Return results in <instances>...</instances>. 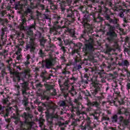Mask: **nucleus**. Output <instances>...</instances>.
Here are the masks:
<instances>
[{"instance_id":"nucleus-1","label":"nucleus","mask_w":130,"mask_h":130,"mask_svg":"<svg viewBox=\"0 0 130 130\" xmlns=\"http://www.w3.org/2000/svg\"><path fill=\"white\" fill-rule=\"evenodd\" d=\"M23 118H24V122H20V126L21 129L28 130L30 129L33 125V122H31L33 116L28 113H24L22 115Z\"/></svg>"},{"instance_id":"nucleus-2","label":"nucleus","mask_w":130,"mask_h":130,"mask_svg":"<svg viewBox=\"0 0 130 130\" xmlns=\"http://www.w3.org/2000/svg\"><path fill=\"white\" fill-rule=\"evenodd\" d=\"M118 114H124L128 119L130 118V113L128 112L127 109L124 108V107H122L121 108H118Z\"/></svg>"},{"instance_id":"nucleus-3","label":"nucleus","mask_w":130,"mask_h":130,"mask_svg":"<svg viewBox=\"0 0 130 130\" xmlns=\"http://www.w3.org/2000/svg\"><path fill=\"white\" fill-rule=\"evenodd\" d=\"M36 45V44L34 42V39H30L29 44L26 45V49H30V51H34Z\"/></svg>"},{"instance_id":"nucleus-4","label":"nucleus","mask_w":130,"mask_h":130,"mask_svg":"<svg viewBox=\"0 0 130 130\" xmlns=\"http://www.w3.org/2000/svg\"><path fill=\"white\" fill-rule=\"evenodd\" d=\"M29 90V87H28V83L25 82L21 84V91L22 92V95L25 96L27 95V90Z\"/></svg>"},{"instance_id":"nucleus-5","label":"nucleus","mask_w":130,"mask_h":130,"mask_svg":"<svg viewBox=\"0 0 130 130\" xmlns=\"http://www.w3.org/2000/svg\"><path fill=\"white\" fill-rule=\"evenodd\" d=\"M94 127H96V124H92V125H89L87 124V125H85L84 126H82L81 128L82 129L85 130H93Z\"/></svg>"},{"instance_id":"nucleus-6","label":"nucleus","mask_w":130,"mask_h":130,"mask_svg":"<svg viewBox=\"0 0 130 130\" xmlns=\"http://www.w3.org/2000/svg\"><path fill=\"white\" fill-rule=\"evenodd\" d=\"M64 86L67 87V90L69 91H74V86L73 84H69V81H67L64 83Z\"/></svg>"},{"instance_id":"nucleus-7","label":"nucleus","mask_w":130,"mask_h":130,"mask_svg":"<svg viewBox=\"0 0 130 130\" xmlns=\"http://www.w3.org/2000/svg\"><path fill=\"white\" fill-rule=\"evenodd\" d=\"M30 71L29 69H26L24 70V73H22V75H23V76H24V78L26 79H29L30 77Z\"/></svg>"},{"instance_id":"nucleus-8","label":"nucleus","mask_w":130,"mask_h":130,"mask_svg":"<svg viewBox=\"0 0 130 130\" xmlns=\"http://www.w3.org/2000/svg\"><path fill=\"white\" fill-rule=\"evenodd\" d=\"M42 66H52V60L51 59H46L45 61H43Z\"/></svg>"},{"instance_id":"nucleus-9","label":"nucleus","mask_w":130,"mask_h":130,"mask_svg":"<svg viewBox=\"0 0 130 130\" xmlns=\"http://www.w3.org/2000/svg\"><path fill=\"white\" fill-rule=\"evenodd\" d=\"M33 28H34V29L36 28L35 25H30V26L29 27V28H28L29 31H28L27 32V35H29V36H33V31H30V29H33Z\"/></svg>"},{"instance_id":"nucleus-10","label":"nucleus","mask_w":130,"mask_h":130,"mask_svg":"<svg viewBox=\"0 0 130 130\" xmlns=\"http://www.w3.org/2000/svg\"><path fill=\"white\" fill-rule=\"evenodd\" d=\"M85 48L86 50L87 49H92L93 48V42L89 43L88 44H86Z\"/></svg>"},{"instance_id":"nucleus-11","label":"nucleus","mask_w":130,"mask_h":130,"mask_svg":"<svg viewBox=\"0 0 130 130\" xmlns=\"http://www.w3.org/2000/svg\"><path fill=\"white\" fill-rule=\"evenodd\" d=\"M120 119L121 121H122V122H123V123L124 124V125H127V124H128V120L123 119V117H122V116L120 117Z\"/></svg>"},{"instance_id":"nucleus-12","label":"nucleus","mask_w":130,"mask_h":130,"mask_svg":"<svg viewBox=\"0 0 130 130\" xmlns=\"http://www.w3.org/2000/svg\"><path fill=\"white\" fill-rule=\"evenodd\" d=\"M15 8L18 10H21L23 8V5L20 4V3L18 2L15 4Z\"/></svg>"},{"instance_id":"nucleus-13","label":"nucleus","mask_w":130,"mask_h":130,"mask_svg":"<svg viewBox=\"0 0 130 130\" xmlns=\"http://www.w3.org/2000/svg\"><path fill=\"white\" fill-rule=\"evenodd\" d=\"M11 74H13V75L15 76V77L17 78V80L18 81V82H20V80L21 79H20V75L18 73H17V72H11Z\"/></svg>"},{"instance_id":"nucleus-14","label":"nucleus","mask_w":130,"mask_h":130,"mask_svg":"<svg viewBox=\"0 0 130 130\" xmlns=\"http://www.w3.org/2000/svg\"><path fill=\"white\" fill-rule=\"evenodd\" d=\"M91 106H95V107H99L100 106V103L97 102H93L90 104Z\"/></svg>"},{"instance_id":"nucleus-15","label":"nucleus","mask_w":130,"mask_h":130,"mask_svg":"<svg viewBox=\"0 0 130 130\" xmlns=\"http://www.w3.org/2000/svg\"><path fill=\"white\" fill-rule=\"evenodd\" d=\"M26 58H27V60L26 61L24 62V64H25V66H28V64H30V61H29V59L31 58L30 55H27L26 56Z\"/></svg>"},{"instance_id":"nucleus-16","label":"nucleus","mask_w":130,"mask_h":130,"mask_svg":"<svg viewBox=\"0 0 130 130\" xmlns=\"http://www.w3.org/2000/svg\"><path fill=\"white\" fill-rule=\"evenodd\" d=\"M111 121L112 122H116L117 121V115H114L111 118Z\"/></svg>"},{"instance_id":"nucleus-17","label":"nucleus","mask_w":130,"mask_h":130,"mask_svg":"<svg viewBox=\"0 0 130 130\" xmlns=\"http://www.w3.org/2000/svg\"><path fill=\"white\" fill-rule=\"evenodd\" d=\"M107 34L108 35H110V36H112V37H116V36H117L116 34L114 32L110 31L109 32H107Z\"/></svg>"},{"instance_id":"nucleus-18","label":"nucleus","mask_w":130,"mask_h":130,"mask_svg":"<svg viewBox=\"0 0 130 130\" xmlns=\"http://www.w3.org/2000/svg\"><path fill=\"white\" fill-rule=\"evenodd\" d=\"M45 87L48 91H49V90H51V89H53V85H49L48 84H46L45 85Z\"/></svg>"},{"instance_id":"nucleus-19","label":"nucleus","mask_w":130,"mask_h":130,"mask_svg":"<svg viewBox=\"0 0 130 130\" xmlns=\"http://www.w3.org/2000/svg\"><path fill=\"white\" fill-rule=\"evenodd\" d=\"M77 112H78V113H79V114H86V112L85 111L82 112L81 111H80V109H79V107H77Z\"/></svg>"},{"instance_id":"nucleus-20","label":"nucleus","mask_w":130,"mask_h":130,"mask_svg":"<svg viewBox=\"0 0 130 130\" xmlns=\"http://www.w3.org/2000/svg\"><path fill=\"white\" fill-rule=\"evenodd\" d=\"M84 78H85V79H86L87 80H85L83 79L82 82L83 83H85V84H88V74H85Z\"/></svg>"},{"instance_id":"nucleus-21","label":"nucleus","mask_w":130,"mask_h":130,"mask_svg":"<svg viewBox=\"0 0 130 130\" xmlns=\"http://www.w3.org/2000/svg\"><path fill=\"white\" fill-rule=\"evenodd\" d=\"M86 121L87 124L93 125V123H91V119L89 117H88L86 119Z\"/></svg>"},{"instance_id":"nucleus-22","label":"nucleus","mask_w":130,"mask_h":130,"mask_svg":"<svg viewBox=\"0 0 130 130\" xmlns=\"http://www.w3.org/2000/svg\"><path fill=\"white\" fill-rule=\"evenodd\" d=\"M28 99L25 98V99H24L23 104L24 105V106H27L28 105Z\"/></svg>"},{"instance_id":"nucleus-23","label":"nucleus","mask_w":130,"mask_h":130,"mask_svg":"<svg viewBox=\"0 0 130 130\" xmlns=\"http://www.w3.org/2000/svg\"><path fill=\"white\" fill-rule=\"evenodd\" d=\"M82 68L81 66H76L73 68V71H77V70H80Z\"/></svg>"},{"instance_id":"nucleus-24","label":"nucleus","mask_w":130,"mask_h":130,"mask_svg":"<svg viewBox=\"0 0 130 130\" xmlns=\"http://www.w3.org/2000/svg\"><path fill=\"white\" fill-rule=\"evenodd\" d=\"M110 23H113V24H117V19H114V20L110 19L109 20Z\"/></svg>"},{"instance_id":"nucleus-25","label":"nucleus","mask_w":130,"mask_h":130,"mask_svg":"<svg viewBox=\"0 0 130 130\" xmlns=\"http://www.w3.org/2000/svg\"><path fill=\"white\" fill-rule=\"evenodd\" d=\"M21 51H22V49H21V48H19L17 50V51L15 53V54H16V55H19L21 54Z\"/></svg>"},{"instance_id":"nucleus-26","label":"nucleus","mask_w":130,"mask_h":130,"mask_svg":"<svg viewBox=\"0 0 130 130\" xmlns=\"http://www.w3.org/2000/svg\"><path fill=\"white\" fill-rule=\"evenodd\" d=\"M6 62H7V63H8V64H9V66H13V64H12V63L13 62L12 59L7 60Z\"/></svg>"},{"instance_id":"nucleus-27","label":"nucleus","mask_w":130,"mask_h":130,"mask_svg":"<svg viewBox=\"0 0 130 130\" xmlns=\"http://www.w3.org/2000/svg\"><path fill=\"white\" fill-rule=\"evenodd\" d=\"M123 66H128L129 63L127 60H124L122 62Z\"/></svg>"},{"instance_id":"nucleus-28","label":"nucleus","mask_w":130,"mask_h":130,"mask_svg":"<svg viewBox=\"0 0 130 130\" xmlns=\"http://www.w3.org/2000/svg\"><path fill=\"white\" fill-rule=\"evenodd\" d=\"M16 59H17V60H21V59H22V54L17 55Z\"/></svg>"},{"instance_id":"nucleus-29","label":"nucleus","mask_w":130,"mask_h":130,"mask_svg":"<svg viewBox=\"0 0 130 130\" xmlns=\"http://www.w3.org/2000/svg\"><path fill=\"white\" fill-rule=\"evenodd\" d=\"M52 96H55L56 95V90L53 89V92L51 93Z\"/></svg>"},{"instance_id":"nucleus-30","label":"nucleus","mask_w":130,"mask_h":130,"mask_svg":"<svg viewBox=\"0 0 130 130\" xmlns=\"http://www.w3.org/2000/svg\"><path fill=\"white\" fill-rule=\"evenodd\" d=\"M22 24H21V29H24V26L23 25L26 23V20L25 19H22Z\"/></svg>"},{"instance_id":"nucleus-31","label":"nucleus","mask_w":130,"mask_h":130,"mask_svg":"<svg viewBox=\"0 0 130 130\" xmlns=\"http://www.w3.org/2000/svg\"><path fill=\"white\" fill-rule=\"evenodd\" d=\"M103 74H104V71L102 70L101 71H100L98 74L99 75V76H100L101 78H102L103 76H102V75H103Z\"/></svg>"},{"instance_id":"nucleus-32","label":"nucleus","mask_w":130,"mask_h":130,"mask_svg":"<svg viewBox=\"0 0 130 130\" xmlns=\"http://www.w3.org/2000/svg\"><path fill=\"white\" fill-rule=\"evenodd\" d=\"M70 80H71V81H73V82L72 83V85H73V84L74 83H75V82H76V80H77V78H76L73 77L72 78H71L70 79Z\"/></svg>"},{"instance_id":"nucleus-33","label":"nucleus","mask_w":130,"mask_h":130,"mask_svg":"<svg viewBox=\"0 0 130 130\" xmlns=\"http://www.w3.org/2000/svg\"><path fill=\"white\" fill-rule=\"evenodd\" d=\"M29 13H31V9L28 8L27 9H26V10L25 12V14H29Z\"/></svg>"},{"instance_id":"nucleus-34","label":"nucleus","mask_w":130,"mask_h":130,"mask_svg":"<svg viewBox=\"0 0 130 130\" xmlns=\"http://www.w3.org/2000/svg\"><path fill=\"white\" fill-rule=\"evenodd\" d=\"M3 103L4 104H8L9 103V101L8 99H5L3 100Z\"/></svg>"},{"instance_id":"nucleus-35","label":"nucleus","mask_w":130,"mask_h":130,"mask_svg":"<svg viewBox=\"0 0 130 130\" xmlns=\"http://www.w3.org/2000/svg\"><path fill=\"white\" fill-rule=\"evenodd\" d=\"M2 53L4 55H7L8 54V51L5 50L2 52Z\"/></svg>"},{"instance_id":"nucleus-36","label":"nucleus","mask_w":130,"mask_h":130,"mask_svg":"<svg viewBox=\"0 0 130 130\" xmlns=\"http://www.w3.org/2000/svg\"><path fill=\"white\" fill-rule=\"evenodd\" d=\"M60 106H66V102H62L60 105Z\"/></svg>"},{"instance_id":"nucleus-37","label":"nucleus","mask_w":130,"mask_h":130,"mask_svg":"<svg viewBox=\"0 0 130 130\" xmlns=\"http://www.w3.org/2000/svg\"><path fill=\"white\" fill-rule=\"evenodd\" d=\"M32 0H23V2L25 3V5L26 3H31Z\"/></svg>"},{"instance_id":"nucleus-38","label":"nucleus","mask_w":130,"mask_h":130,"mask_svg":"<svg viewBox=\"0 0 130 130\" xmlns=\"http://www.w3.org/2000/svg\"><path fill=\"white\" fill-rule=\"evenodd\" d=\"M104 120H109V117H103Z\"/></svg>"},{"instance_id":"nucleus-39","label":"nucleus","mask_w":130,"mask_h":130,"mask_svg":"<svg viewBox=\"0 0 130 130\" xmlns=\"http://www.w3.org/2000/svg\"><path fill=\"white\" fill-rule=\"evenodd\" d=\"M40 7L41 10H44V5H40Z\"/></svg>"},{"instance_id":"nucleus-40","label":"nucleus","mask_w":130,"mask_h":130,"mask_svg":"<svg viewBox=\"0 0 130 130\" xmlns=\"http://www.w3.org/2000/svg\"><path fill=\"white\" fill-rule=\"evenodd\" d=\"M61 49L62 50V51L64 52H66V49H64V47H61Z\"/></svg>"},{"instance_id":"nucleus-41","label":"nucleus","mask_w":130,"mask_h":130,"mask_svg":"<svg viewBox=\"0 0 130 130\" xmlns=\"http://www.w3.org/2000/svg\"><path fill=\"white\" fill-rule=\"evenodd\" d=\"M15 88H16L18 90H20V86L19 85H15Z\"/></svg>"},{"instance_id":"nucleus-42","label":"nucleus","mask_w":130,"mask_h":130,"mask_svg":"<svg viewBox=\"0 0 130 130\" xmlns=\"http://www.w3.org/2000/svg\"><path fill=\"white\" fill-rule=\"evenodd\" d=\"M39 54H40L41 55H42V54H43V51H42V50H40Z\"/></svg>"},{"instance_id":"nucleus-43","label":"nucleus","mask_w":130,"mask_h":130,"mask_svg":"<svg viewBox=\"0 0 130 130\" xmlns=\"http://www.w3.org/2000/svg\"><path fill=\"white\" fill-rule=\"evenodd\" d=\"M127 88L128 90H129V89H130V83H128L127 84Z\"/></svg>"},{"instance_id":"nucleus-44","label":"nucleus","mask_w":130,"mask_h":130,"mask_svg":"<svg viewBox=\"0 0 130 130\" xmlns=\"http://www.w3.org/2000/svg\"><path fill=\"white\" fill-rule=\"evenodd\" d=\"M74 102H75V103H78V105H80V103H78V100L75 99Z\"/></svg>"},{"instance_id":"nucleus-45","label":"nucleus","mask_w":130,"mask_h":130,"mask_svg":"<svg viewBox=\"0 0 130 130\" xmlns=\"http://www.w3.org/2000/svg\"><path fill=\"white\" fill-rule=\"evenodd\" d=\"M120 17H121V18H122V17H123V13H120Z\"/></svg>"},{"instance_id":"nucleus-46","label":"nucleus","mask_w":130,"mask_h":130,"mask_svg":"<svg viewBox=\"0 0 130 130\" xmlns=\"http://www.w3.org/2000/svg\"><path fill=\"white\" fill-rule=\"evenodd\" d=\"M67 17H72V14L70 13V14H68Z\"/></svg>"},{"instance_id":"nucleus-47","label":"nucleus","mask_w":130,"mask_h":130,"mask_svg":"<svg viewBox=\"0 0 130 130\" xmlns=\"http://www.w3.org/2000/svg\"><path fill=\"white\" fill-rule=\"evenodd\" d=\"M108 51H111V50H112V49L110 48L108 49Z\"/></svg>"},{"instance_id":"nucleus-48","label":"nucleus","mask_w":130,"mask_h":130,"mask_svg":"<svg viewBox=\"0 0 130 130\" xmlns=\"http://www.w3.org/2000/svg\"><path fill=\"white\" fill-rule=\"evenodd\" d=\"M15 67H16L17 69H18L19 70H20V66H15Z\"/></svg>"},{"instance_id":"nucleus-49","label":"nucleus","mask_w":130,"mask_h":130,"mask_svg":"<svg viewBox=\"0 0 130 130\" xmlns=\"http://www.w3.org/2000/svg\"><path fill=\"white\" fill-rule=\"evenodd\" d=\"M26 110H28V111L30 110V108L27 107L26 109Z\"/></svg>"},{"instance_id":"nucleus-50","label":"nucleus","mask_w":130,"mask_h":130,"mask_svg":"<svg viewBox=\"0 0 130 130\" xmlns=\"http://www.w3.org/2000/svg\"><path fill=\"white\" fill-rule=\"evenodd\" d=\"M77 3H78V1L76 0L74 1V3L77 4Z\"/></svg>"},{"instance_id":"nucleus-51","label":"nucleus","mask_w":130,"mask_h":130,"mask_svg":"<svg viewBox=\"0 0 130 130\" xmlns=\"http://www.w3.org/2000/svg\"><path fill=\"white\" fill-rule=\"evenodd\" d=\"M74 52H76L77 53H78V50H74Z\"/></svg>"},{"instance_id":"nucleus-52","label":"nucleus","mask_w":130,"mask_h":130,"mask_svg":"<svg viewBox=\"0 0 130 130\" xmlns=\"http://www.w3.org/2000/svg\"><path fill=\"white\" fill-rule=\"evenodd\" d=\"M50 79V76H49L48 78H47V80H49Z\"/></svg>"},{"instance_id":"nucleus-53","label":"nucleus","mask_w":130,"mask_h":130,"mask_svg":"<svg viewBox=\"0 0 130 130\" xmlns=\"http://www.w3.org/2000/svg\"><path fill=\"white\" fill-rule=\"evenodd\" d=\"M0 110H2V106L0 105Z\"/></svg>"},{"instance_id":"nucleus-54","label":"nucleus","mask_w":130,"mask_h":130,"mask_svg":"<svg viewBox=\"0 0 130 130\" xmlns=\"http://www.w3.org/2000/svg\"><path fill=\"white\" fill-rule=\"evenodd\" d=\"M68 12H69L70 13H72V11H69L68 10H67Z\"/></svg>"},{"instance_id":"nucleus-55","label":"nucleus","mask_w":130,"mask_h":130,"mask_svg":"<svg viewBox=\"0 0 130 130\" xmlns=\"http://www.w3.org/2000/svg\"><path fill=\"white\" fill-rule=\"evenodd\" d=\"M41 125H43V123H41Z\"/></svg>"},{"instance_id":"nucleus-56","label":"nucleus","mask_w":130,"mask_h":130,"mask_svg":"<svg viewBox=\"0 0 130 130\" xmlns=\"http://www.w3.org/2000/svg\"><path fill=\"white\" fill-rule=\"evenodd\" d=\"M108 26H110V24H108Z\"/></svg>"},{"instance_id":"nucleus-57","label":"nucleus","mask_w":130,"mask_h":130,"mask_svg":"<svg viewBox=\"0 0 130 130\" xmlns=\"http://www.w3.org/2000/svg\"><path fill=\"white\" fill-rule=\"evenodd\" d=\"M104 103H106V102H104V103H103V104H104Z\"/></svg>"},{"instance_id":"nucleus-58","label":"nucleus","mask_w":130,"mask_h":130,"mask_svg":"<svg viewBox=\"0 0 130 130\" xmlns=\"http://www.w3.org/2000/svg\"><path fill=\"white\" fill-rule=\"evenodd\" d=\"M6 115H8V113H6Z\"/></svg>"},{"instance_id":"nucleus-59","label":"nucleus","mask_w":130,"mask_h":130,"mask_svg":"<svg viewBox=\"0 0 130 130\" xmlns=\"http://www.w3.org/2000/svg\"><path fill=\"white\" fill-rule=\"evenodd\" d=\"M125 22H126V20H125Z\"/></svg>"},{"instance_id":"nucleus-60","label":"nucleus","mask_w":130,"mask_h":130,"mask_svg":"<svg viewBox=\"0 0 130 130\" xmlns=\"http://www.w3.org/2000/svg\"><path fill=\"white\" fill-rule=\"evenodd\" d=\"M14 1V2H15V0H13Z\"/></svg>"},{"instance_id":"nucleus-61","label":"nucleus","mask_w":130,"mask_h":130,"mask_svg":"<svg viewBox=\"0 0 130 130\" xmlns=\"http://www.w3.org/2000/svg\"><path fill=\"white\" fill-rule=\"evenodd\" d=\"M58 1H60V0H58Z\"/></svg>"}]
</instances>
